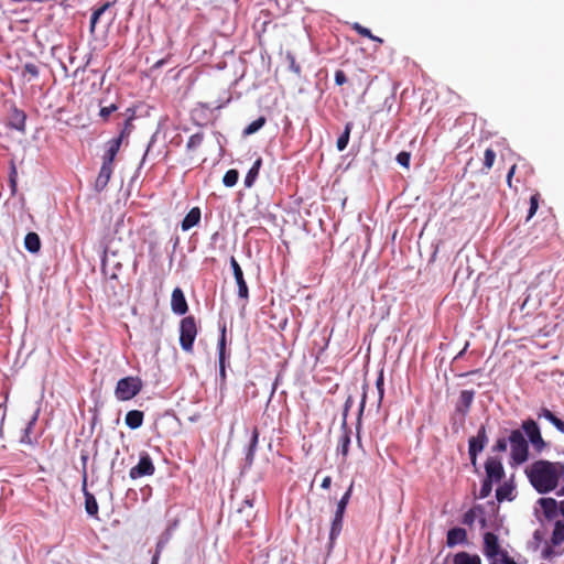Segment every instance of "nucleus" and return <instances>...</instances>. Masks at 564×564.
<instances>
[{"mask_svg":"<svg viewBox=\"0 0 564 564\" xmlns=\"http://www.w3.org/2000/svg\"><path fill=\"white\" fill-rule=\"evenodd\" d=\"M530 485L540 495L555 490L564 479V463L539 459L524 470Z\"/></svg>","mask_w":564,"mask_h":564,"instance_id":"obj_1","label":"nucleus"},{"mask_svg":"<svg viewBox=\"0 0 564 564\" xmlns=\"http://www.w3.org/2000/svg\"><path fill=\"white\" fill-rule=\"evenodd\" d=\"M511 464L519 466L529 458V444L521 430H512L509 437Z\"/></svg>","mask_w":564,"mask_h":564,"instance_id":"obj_2","label":"nucleus"},{"mask_svg":"<svg viewBox=\"0 0 564 564\" xmlns=\"http://www.w3.org/2000/svg\"><path fill=\"white\" fill-rule=\"evenodd\" d=\"M351 491H352V484L349 486L347 491L344 494V496L337 502V508H336L334 518L332 520V525H330V531H329V545H328L329 549L333 547L335 540L339 536V534L341 532L344 513H345V510L349 502V499L351 497Z\"/></svg>","mask_w":564,"mask_h":564,"instance_id":"obj_3","label":"nucleus"},{"mask_svg":"<svg viewBox=\"0 0 564 564\" xmlns=\"http://www.w3.org/2000/svg\"><path fill=\"white\" fill-rule=\"evenodd\" d=\"M143 383L139 377H124L117 382L115 395L119 401L133 399L142 389Z\"/></svg>","mask_w":564,"mask_h":564,"instance_id":"obj_4","label":"nucleus"},{"mask_svg":"<svg viewBox=\"0 0 564 564\" xmlns=\"http://www.w3.org/2000/svg\"><path fill=\"white\" fill-rule=\"evenodd\" d=\"M197 335V326L194 316H186L180 324V345L183 350L191 352Z\"/></svg>","mask_w":564,"mask_h":564,"instance_id":"obj_5","label":"nucleus"},{"mask_svg":"<svg viewBox=\"0 0 564 564\" xmlns=\"http://www.w3.org/2000/svg\"><path fill=\"white\" fill-rule=\"evenodd\" d=\"M521 427L523 433L528 436V443L530 442L532 444L536 453H541L546 447V443L541 435L538 423L532 419H528L522 422Z\"/></svg>","mask_w":564,"mask_h":564,"instance_id":"obj_6","label":"nucleus"},{"mask_svg":"<svg viewBox=\"0 0 564 564\" xmlns=\"http://www.w3.org/2000/svg\"><path fill=\"white\" fill-rule=\"evenodd\" d=\"M487 443H488V436H487L486 426L481 425L478 429L477 435L470 437L468 441V455H469L470 463L473 466H476L477 456L480 452H482V449L485 448Z\"/></svg>","mask_w":564,"mask_h":564,"instance_id":"obj_7","label":"nucleus"},{"mask_svg":"<svg viewBox=\"0 0 564 564\" xmlns=\"http://www.w3.org/2000/svg\"><path fill=\"white\" fill-rule=\"evenodd\" d=\"M154 465L150 455L145 452L140 454L139 463L129 471L131 479H138L143 476H151L154 473Z\"/></svg>","mask_w":564,"mask_h":564,"instance_id":"obj_8","label":"nucleus"},{"mask_svg":"<svg viewBox=\"0 0 564 564\" xmlns=\"http://www.w3.org/2000/svg\"><path fill=\"white\" fill-rule=\"evenodd\" d=\"M486 479L498 482L505 476V469L497 457H488L485 463Z\"/></svg>","mask_w":564,"mask_h":564,"instance_id":"obj_9","label":"nucleus"},{"mask_svg":"<svg viewBox=\"0 0 564 564\" xmlns=\"http://www.w3.org/2000/svg\"><path fill=\"white\" fill-rule=\"evenodd\" d=\"M230 267L232 269L236 283L238 285V296L241 299H248L249 289L243 278L242 269L235 257L230 258Z\"/></svg>","mask_w":564,"mask_h":564,"instance_id":"obj_10","label":"nucleus"},{"mask_svg":"<svg viewBox=\"0 0 564 564\" xmlns=\"http://www.w3.org/2000/svg\"><path fill=\"white\" fill-rule=\"evenodd\" d=\"M475 398V391L473 390H463L459 394L458 401L455 405L456 414H459L462 417V422L465 421L466 415L468 414L470 406L473 404Z\"/></svg>","mask_w":564,"mask_h":564,"instance_id":"obj_11","label":"nucleus"},{"mask_svg":"<svg viewBox=\"0 0 564 564\" xmlns=\"http://www.w3.org/2000/svg\"><path fill=\"white\" fill-rule=\"evenodd\" d=\"M536 503L547 520H554L560 514V502L554 498H540Z\"/></svg>","mask_w":564,"mask_h":564,"instance_id":"obj_12","label":"nucleus"},{"mask_svg":"<svg viewBox=\"0 0 564 564\" xmlns=\"http://www.w3.org/2000/svg\"><path fill=\"white\" fill-rule=\"evenodd\" d=\"M503 551L500 547L498 536L492 532H486L484 534V554L487 558H494L498 555V552Z\"/></svg>","mask_w":564,"mask_h":564,"instance_id":"obj_13","label":"nucleus"},{"mask_svg":"<svg viewBox=\"0 0 564 564\" xmlns=\"http://www.w3.org/2000/svg\"><path fill=\"white\" fill-rule=\"evenodd\" d=\"M171 308L176 315H184L188 311L185 295L180 288H175L171 296Z\"/></svg>","mask_w":564,"mask_h":564,"instance_id":"obj_14","label":"nucleus"},{"mask_svg":"<svg viewBox=\"0 0 564 564\" xmlns=\"http://www.w3.org/2000/svg\"><path fill=\"white\" fill-rule=\"evenodd\" d=\"M123 139V132L119 137L112 138L106 144V152L102 156V162L113 164L115 158L119 152Z\"/></svg>","mask_w":564,"mask_h":564,"instance_id":"obj_15","label":"nucleus"},{"mask_svg":"<svg viewBox=\"0 0 564 564\" xmlns=\"http://www.w3.org/2000/svg\"><path fill=\"white\" fill-rule=\"evenodd\" d=\"M25 120L26 115L23 110L18 109L17 107H13L11 109V112L9 115V127L12 129H15L20 132L25 131Z\"/></svg>","mask_w":564,"mask_h":564,"instance_id":"obj_16","label":"nucleus"},{"mask_svg":"<svg viewBox=\"0 0 564 564\" xmlns=\"http://www.w3.org/2000/svg\"><path fill=\"white\" fill-rule=\"evenodd\" d=\"M467 541V532L463 528H452L447 531L446 544L453 547L457 544H464Z\"/></svg>","mask_w":564,"mask_h":564,"instance_id":"obj_17","label":"nucleus"},{"mask_svg":"<svg viewBox=\"0 0 564 564\" xmlns=\"http://www.w3.org/2000/svg\"><path fill=\"white\" fill-rule=\"evenodd\" d=\"M111 174H112V165L102 162L99 174L95 182V189L97 192H101L106 188V186L108 185V182L111 177Z\"/></svg>","mask_w":564,"mask_h":564,"instance_id":"obj_18","label":"nucleus"},{"mask_svg":"<svg viewBox=\"0 0 564 564\" xmlns=\"http://www.w3.org/2000/svg\"><path fill=\"white\" fill-rule=\"evenodd\" d=\"M86 482H87V476L85 475V476H83V491H84V496H85V509L89 516L94 517V516H97V513H98V503H97L95 496L93 494H90L89 491H87Z\"/></svg>","mask_w":564,"mask_h":564,"instance_id":"obj_19","label":"nucleus"},{"mask_svg":"<svg viewBox=\"0 0 564 564\" xmlns=\"http://www.w3.org/2000/svg\"><path fill=\"white\" fill-rule=\"evenodd\" d=\"M539 419H545L549 421L560 433L564 434V421L558 419L551 410L547 408H542L538 412Z\"/></svg>","mask_w":564,"mask_h":564,"instance_id":"obj_20","label":"nucleus"},{"mask_svg":"<svg viewBox=\"0 0 564 564\" xmlns=\"http://www.w3.org/2000/svg\"><path fill=\"white\" fill-rule=\"evenodd\" d=\"M258 442H259V432H258V429L254 427L252 430L251 437H250V441H249V445H248L247 451H246V457H245V463L249 467L253 463L256 451H257V446H258Z\"/></svg>","mask_w":564,"mask_h":564,"instance_id":"obj_21","label":"nucleus"},{"mask_svg":"<svg viewBox=\"0 0 564 564\" xmlns=\"http://www.w3.org/2000/svg\"><path fill=\"white\" fill-rule=\"evenodd\" d=\"M200 220V209L198 207L192 208L183 218L181 227L183 231H187L195 227Z\"/></svg>","mask_w":564,"mask_h":564,"instance_id":"obj_22","label":"nucleus"},{"mask_svg":"<svg viewBox=\"0 0 564 564\" xmlns=\"http://www.w3.org/2000/svg\"><path fill=\"white\" fill-rule=\"evenodd\" d=\"M144 414L139 410H131L126 414L124 423L131 430H137L143 424Z\"/></svg>","mask_w":564,"mask_h":564,"instance_id":"obj_23","label":"nucleus"},{"mask_svg":"<svg viewBox=\"0 0 564 564\" xmlns=\"http://www.w3.org/2000/svg\"><path fill=\"white\" fill-rule=\"evenodd\" d=\"M39 414H40V409H36L35 412L33 413L32 417L28 422L25 429L23 430V435L21 436V440H20L21 443L29 444V445L33 444L31 434H32L34 425L37 422Z\"/></svg>","mask_w":564,"mask_h":564,"instance_id":"obj_24","label":"nucleus"},{"mask_svg":"<svg viewBox=\"0 0 564 564\" xmlns=\"http://www.w3.org/2000/svg\"><path fill=\"white\" fill-rule=\"evenodd\" d=\"M261 166H262V159L258 158L253 162L252 166L250 167V170L248 171V173L245 177L243 183L247 188H250L253 186V184L259 175V171H260Z\"/></svg>","mask_w":564,"mask_h":564,"instance_id":"obj_25","label":"nucleus"},{"mask_svg":"<svg viewBox=\"0 0 564 564\" xmlns=\"http://www.w3.org/2000/svg\"><path fill=\"white\" fill-rule=\"evenodd\" d=\"M453 564H481V561L477 554H469L463 551L454 555Z\"/></svg>","mask_w":564,"mask_h":564,"instance_id":"obj_26","label":"nucleus"},{"mask_svg":"<svg viewBox=\"0 0 564 564\" xmlns=\"http://www.w3.org/2000/svg\"><path fill=\"white\" fill-rule=\"evenodd\" d=\"M24 247L31 253H36L41 249V240L36 232H29L24 238Z\"/></svg>","mask_w":564,"mask_h":564,"instance_id":"obj_27","label":"nucleus"},{"mask_svg":"<svg viewBox=\"0 0 564 564\" xmlns=\"http://www.w3.org/2000/svg\"><path fill=\"white\" fill-rule=\"evenodd\" d=\"M352 128H354V123L351 121H349L345 124L344 131L338 137L337 142H336V147H337L338 151L341 152L347 148Z\"/></svg>","mask_w":564,"mask_h":564,"instance_id":"obj_28","label":"nucleus"},{"mask_svg":"<svg viewBox=\"0 0 564 564\" xmlns=\"http://www.w3.org/2000/svg\"><path fill=\"white\" fill-rule=\"evenodd\" d=\"M564 542V522L556 521L551 536V543L554 546L561 545Z\"/></svg>","mask_w":564,"mask_h":564,"instance_id":"obj_29","label":"nucleus"},{"mask_svg":"<svg viewBox=\"0 0 564 564\" xmlns=\"http://www.w3.org/2000/svg\"><path fill=\"white\" fill-rule=\"evenodd\" d=\"M513 489H514V487L509 484H503V485L499 486L496 490L497 500L500 502L503 500H512Z\"/></svg>","mask_w":564,"mask_h":564,"instance_id":"obj_30","label":"nucleus"},{"mask_svg":"<svg viewBox=\"0 0 564 564\" xmlns=\"http://www.w3.org/2000/svg\"><path fill=\"white\" fill-rule=\"evenodd\" d=\"M350 446V435L347 431H345L338 442L337 453L341 454L344 457L348 455Z\"/></svg>","mask_w":564,"mask_h":564,"instance_id":"obj_31","label":"nucleus"},{"mask_svg":"<svg viewBox=\"0 0 564 564\" xmlns=\"http://www.w3.org/2000/svg\"><path fill=\"white\" fill-rule=\"evenodd\" d=\"M265 124V118L259 117L243 129V135H251L258 132Z\"/></svg>","mask_w":564,"mask_h":564,"instance_id":"obj_32","label":"nucleus"},{"mask_svg":"<svg viewBox=\"0 0 564 564\" xmlns=\"http://www.w3.org/2000/svg\"><path fill=\"white\" fill-rule=\"evenodd\" d=\"M109 7H110V3L107 2L93 12V14L90 17V32L91 33L95 32L97 22L99 21L101 15L108 10Z\"/></svg>","mask_w":564,"mask_h":564,"instance_id":"obj_33","label":"nucleus"},{"mask_svg":"<svg viewBox=\"0 0 564 564\" xmlns=\"http://www.w3.org/2000/svg\"><path fill=\"white\" fill-rule=\"evenodd\" d=\"M239 178V172L235 169L228 170L224 177L223 183L226 187H232L237 184Z\"/></svg>","mask_w":564,"mask_h":564,"instance_id":"obj_34","label":"nucleus"},{"mask_svg":"<svg viewBox=\"0 0 564 564\" xmlns=\"http://www.w3.org/2000/svg\"><path fill=\"white\" fill-rule=\"evenodd\" d=\"M218 360H226V326L220 329V337L218 340Z\"/></svg>","mask_w":564,"mask_h":564,"instance_id":"obj_35","label":"nucleus"},{"mask_svg":"<svg viewBox=\"0 0 564 564\" xmlns=\"http://www.w3.org/2000/svg\"><path fill=\"white\" fill-rule=\"evenodd\" d=\"M490 564H517L513 558H511L507 551L498 552V555L494 558H488Z\"/></svg>","mask_w":564,"mask_h":564,"instance_id":"obj_36","label":"nucleus"},{"mask_svg":"<svg viewBox=\"0 0 564 564\" xmlns=\"http://www.w3.org/2000/svg\"><path fill=\"white\" fill-rule=\"evenodd\" d=\"M204 134L202 132L194 133L189 137L186 148L188 151H194L203 143Z\"/></svg>","mask_w":564,"mask_h":564,"instance_id":"obj_37","label":"nucleus"},{"mask_svg":"<svg viewBox=\"0 0 564 564\" xmlns=\"http://www.w3.org/2000/svg\"><path fill=\"white\" fill-rule=\"evenodd\" d=\"M492 482L490 479H484L482 484H481V487H480V490H479V498L480 499H485L487 498L490 494H491V490H492Z\"/></svg>","mask_w":564,"mask_h":564,"instance_id":"obj_38","label":"nucleus"},{"mask_svg":"<svg viewBox=\"0 0 564 564\" xmlns=\"http://www.w3.org/2000/svg\"><path fill=\"white\" fill-rule=\"evenodd\" d=\"M376 388L378 390V406H380L382 399H383V394H384L382 371L380 372V375L378 376V378L376 380Z\"/></svg>","mask_w":564,"mask_h":564,"instance_id":"obj_39","label":"nucleus"},{"mask_svg":"<svg viewBox=\"0 0 564 564\" xmlns=\"http://www.w3.org/2000/svg\"><path fill=\"white\" fill-rule=\"evenodd\" d=\"M539 207V194H534L530 198V208L528 213V219L532 218L536 213Z\"/></svg>","mask_w":564,"mask_h":564,"instance_id":"obj_40","label":"nucleus"},{"mask_svg":"<svg viewBox=\"0 0 564 564\" xmlns=\"http://www.w3.org/2000/svg\"><path fill=\"white\" fill-rule=\"evenodd\" d=\"M411 155L409 152L402 151L397 155V162L403 166L409 167Z\"/></svg>","mask_w":564,"mask_h":564,"instance_id":"obj_41","label":"nucleus"},{"mask_svg":"<svg viewBox=\"0 0 564 564\" xmlns=\"http://www.w3.org/2000/svg\"><path fill=\"white\" fill-rule=\"evenodd\" d=\"M509 441L508 438L500 437L496 441V444L494 445V451L496 452H506L508 447Z\"/></svg>","mask_w":564,"mask_h":564,"instance_id":"obj_42","label":"nucleus"},{"mask_svg":"<svg viewBox=\"0 0 564 564\" xmlns=\"http://www.w3.org/2000/svg\"><path fill=\"white\" fill-rule=\"evenodd\" d=\"M117 110V106L115 104H111L108 107H102L99 111V116L102 119H107L113 111Z\"/></svg>","mask_w":564,"mask_h":564,"instance_id":"obj_43","label":"nucleus"},{"mask_svg":"<svg viewBox=\"0 0 564 564\" xmlns=\"http://www.w3.org/2000/svg\"><path fill=\"white\" fill-rule=\"evenodd\" d=\"M496 154L491 149L485 151V165L491 167L495 162Z\"/></svg>","mask_w":564,"mask_h":564,"instance_id":"obj_44","label":"nucleus"},{"mask_svg":"<svg viewBox=\"0 0 564 564\" xmlns=\"http://www.w3.org/2000/svg\"><path fill=\"white\" fill-rule=\"evenodd\" d=\"M354 30L357 31L358 34L365 36V37H372V33L369 29L360 25L359 23H355Z\"/></svg>","mask_w":564,"mask_h":564,"instance_id":"obj_45","label":"nucleus"},{"mask_svg":"<svg viewBox=\"0 0 564 564\" xmlns=\"http://www.w3.org/2000/svg\"><path fill=\"white\" fill-rule=\"evenodd\" d=\"M288 59L290 61V69L295 74H300L301 67L296 64L295 58L291 54H288Z\"/></svg>","mask_w":564,"mask_h":564,"instance_id":"obj_46","label":"nucleus"},{"mask_svg":"<svg viewBox=\"0 0 564 564\" xmlns=\"http://www.w3.org/2000/svg\"><path fill=\"white\" fill-rule=\"evenodd\" d=\"M346 82H347V77H346L345 73L343 70H337L335 73V83L340 86V85L345 84Z\"/></svg>","mask_w":564,"mask_h":564,"instance_id":"obj_47","label":"nucleus"},{"mask_svg":"<svg viewBox=\"0 0 564 564\" xmlns=\"http://www.w3.org/2000/svg\"><path fill=\"white\" fill-rule=\"evenodd\" d=\"M475 521V512L474 510H469L464 514L463 522L465 524L471 525Z\"/></svg>","mask_w":564,"mask_h":564,"instance_id":"obj_48","label":"nucleus"},{"mask_svg":"<svg viewBox=\"0 0 564 564\" xmlns=\"http://www.w3.org/2000/svg\"><path fill=\"white\" fill-rule=\"evenodd\" d=\"M553 555H556L552 546H545L542 551V556L545 560H551Z\"/></svg>","mask_w":564,"mask_h":564,"instance_id":"obj_49","label":"nucleus"},{"mask_svg":"<svg viewBox=\"0 0 564 564\" xmlns=\"http://www.w3.org/2000/svg\"><path fill=\"white\" fill-rule=\"evenodd\" d=\"M25 70L31 74L33 77H36L39 75V69L34 64H26Z\"/></svg>","mask_w":564,"mask_h":564,"instance_id":"obj_50","label":"nucleus"},{"mask_svg":"<svg viewBox=\"0 0 564 564\" xmlns=\"http://www.w3.org/2000/svg\"><path fill=\"white\" fill-rule=\"evenodd\" d=\"M15 176H17V170L15 166H11V173H10V183L12 186V189L15 191Z\"/></svg>","mask_w":564,"mask_h":564,"instance_id":"obj_51","label":"nucleus"},{"mask_svg":"<svg viewBox=\"0 0 564 564\" xmlns=\"http://www.w3.org/2000/svg\"><path fill=\"white\" fill-rule=\"evenodd\" d=\"M219 362V376L221 379L226 377V360H218Z\"/></svg>","mask_w":564,"mask_h":564,"instance_id":"obj_52","label":"nucleus"},{"mask_svg":"<svg viewBox=\"0 0 564 564\" xmlns=\"http://www.w3.org/2000/svg\"><path fill=\"white\" fill-rule=\"evenodd\" d=\"M330 485H332V478H330L329 476H326V477L323 479V481H322V484H321V487H322L323 489H328V488L330 487Z\"/></svg>","mask_w":564,"mask_h":564,"instance_id":"obj_53","label":"nucleus"},{"mask_svg":"<svg viewBox=\"0 0 564 564\" xmlns=\"http://www.w3.org/2000/svg\"><path fill=\"white\" fill-rule=\"evenodd\" d=\"M253 497H249L247 496L243 500V507H249V508H252L253 507Z\"/></svg>","mask_w":564,"mask_h":564,"instance_id":"obj_54","label":"nucleus"},{"mask_svg":"<svg viewBox=\"0 0 564 564\" xmlns=\"http://www.w3.org/2000/svg\"><path fill=\"white\" fill-rule=\"evenodd\" d=\"M514 171H516V165L511 166V169L509 170V172L507 174V183L509 186H511V178L514 174Z\"/></svg>","mask_w":564,"mask_h":564,"instance_id":"obj_55","label":"nucleus"},{"mask_svg":"<svg viewBox=\"0 0 564 564\" xmlns=\"http://www.w3.org/2000/svg\"><path fill=\"white\" fill-rule=\"evenodd\" d=\"M80 459H82V463H83L84 476L85 475L87 476V474H86V465H87V460H88V455L87 454H82Z\"/></svg>","mask_w":564,"mask_h":564,"instance_id":"obj_56","label":"nucleus"},{"mask_svg":"<svg viewBox=\"0 0 564 564\" xmlns=\"http://www.w3.org/2000/svg\"><path fill=\"white\" fill-rule=\"evenodd\" d=\"M167 540H160L158 543H156V550L155 551H159V555L161 554L165 543H166Z\"/></svg>","mask_w":564,"mask_h":564,"instance_id":"obj_57","label":"nucleus"},{"mask_svg":"<svg viewBox=\"0 0 564 564\" xmlns=\"http://www.w3.org/2000/svg\"><path fill=\"white\" fill-rule=\"evenodd\" d=\"M366 398H367V394H366V392H364L362 393V398H361V402H360V406H359V414L360 415H361V413L364 412V409H365Z\"/></svg>","mask_w":564,"mask_h":564,"instance_id":"obj_58","label":"nucleus"},{"mask_svg":"<svg viewBox=\"0 0 564 564\" xmlns=\"http://www.w3.org/2000/svg\"><path fill=\"white\" fill-rule=\"evenodd\" d=\"M159 551H155L154 555L152 556L151 564H158L159 563Z\"/></svg>","mask_w":564,"mask_h":564,"instance_id":"obj_59","label":"nucleus"},{"mask_svg":"<svg viewBox=\"0 0 564 564\" xmlns=\"http://www.w3.org/2000/svg\"><path fill=\"white\" fill-rule=\"evenodd\" d=\"M560 514L564 518V500L560 501Z\"/></svg>","mask_w":564,"mask_h":564,"instance_id":"obj_60","label":"nucleus"},{"mask_svg":"<svg viewBox=\"0 0 564 564\" xmlns=\"http://www.w3.org/2000/svg\"><path fill=\"white\" fill-rule=\"evenodd\" d=\"M370 39H371L372 41H375V42L382 43V39H380V37H378V36H375L373 34H372V37H370Z\"/></svg>","mask_w":564,"mask_h":564,"instance_id":"obj_61","label":"nucleus"},{"mask_svg":"<svg viewBox=\"0 0 564 564\" xmlns=\"http://www.w3.org/2000/svg\"><path fill=\"white\" fill-rule=\"evenodd\" d=\"M557 496H564V486L557 491Z\"/></svg>","mask_w":564,"mask_h":564,"instance_id":"obj_62","label":"nucleus"},{"mask_svg":"<svg viewBox=\"0 0 564 564\" xmlns=\"http://www.w3.org/2000/svg\"><path fill=\"white\" fill-rule=\"evenodd\" d=\"M350 402H351V399L348 398V400L346 401V404H345L346 410L348 409V406H350Z\"/></svg>","mask_w":564,"mask_h":564,"instance_id":"obj_63","label":"nucleus"},{"mask_svg":"<svg viewBox=\"0 0 564 564\" xmlns=\"http://www.w3.org/2000/svg\"><path fill=\"white\" fill-rule=\"evenodd\" d=\"M481 525L485 527L486 525V520L485 519H481Z\"/></svg>","mask_w":564,"mask_h":564,"instance_id":"obj_64","label":"nucleus"}]
</instances>
